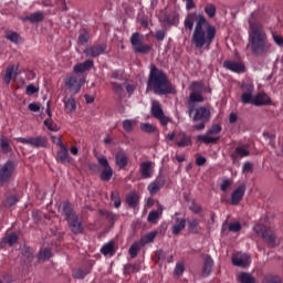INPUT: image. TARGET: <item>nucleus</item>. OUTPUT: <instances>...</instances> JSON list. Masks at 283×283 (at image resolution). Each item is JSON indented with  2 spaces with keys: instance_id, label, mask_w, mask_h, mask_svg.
I'll return each instance as SVG.
<instances>
[{
  "instance_id": "nucleus-38",
  "label": "nucleus",
  "mask_w": 283,
  "mask_h": 283,
  "mask_svg": "<svg viewBox=\"0 0 283 283\" xmlns=\"http://www.w3.org/2000/svg\"><path fill=\"white\" fill-rule=\"evenodd\" d=\"M127 163H128V158L125 154H118L116 156V164H117V167H120V169H124Z\"/></svg>"
},
{
  "instance_id": "nucleus-15",
  "label": "nucleus",
  "mask_w": 283,
  "mask_h": 283,
  "mask_svg": "<svg viewBox=\"0 0 283 283\" xmlns=\"http://www.w3.org/2000/svg\"><path fill=\"white\" fill-rule=\"evenodd\" d=\"M106 49H107V45L105 43L104 44H97V45H93V46H90V48L85 49L84 53L88 57H96V56H99V55L104 54Z\"/></svg>"
},
{
  "instance_id": "nucleus-51",
  "label": "nucleus",
  "mask_w": 283,
  "mask_h": 283,
  "mask_svg": "<svg viewBox=\"0 0 283 283\" xmlns=\"http://www.w3.org/2000/svg\"><path fill=\"white\" fill-rule=\"evenodd\" d=\"M134 124H135V122H133L132 119H125V120L123 122V127H124V129H125L126 132H132L133 128H134Z\"/></svg>"
},
{
  "instance_id": "nucleus-48",
  "label": "nucleus",
  "mask_w": 283,
  "mask_h": 283,
  "mask_svg": "<svg viewBox=\"0 0 283 283\" xmlns=\"http://www.w3.org/2000/svg\"><path fill=\"white\" fill-rule=\"evenodd\" d=\"M205 12L207 13V15L209 18H213L216 15V13H217V8H216L214 4L209 3V4L206 6Z\"/></svg>"
},
{
  "instance_id": "nucleus-35",
  "label": "nucleus",
  "mask_w": 283,
  "mask_h": 283,
  "mask_svg": "<svg viewBox=\"0 0 283 283\" xmlns=\"http://www.w3.org/2000/svg\"><path fill=\"white\" fill-rule=\"evenodd\" d=\"M163 211H164L163 206H159L158 210L149 212L148 222H156V220H158V218L163 216Z\"/></svg>"
},
{
  "instance_id": "nucleus-13",
  "label": "nucleus",
  "mask_w": 283,
  "mask_h": 283,
  "mask_svg": "<svg viewBox=\"0 0 283 283\" xmlns=\"http://www.w3.org/2000/svg\"><path fill=\"white\" fill-rule=\"evenodd\" d=\"M14 171L12 161H8L0 167V182H7Z\"/></svg>"
},
{
  "instance_id": "nucleus-56",
  "label": "nucleus",
  "mask_w": 283,
  "mask_h": 283,
  "mask_svg": "<svg viewBox=\"0 0 283 283\" xmlns=\"http://www.w3.org/2000/svg\"><path fill=\"white\" fill-rule=\"evenodd\" d=\"M18 200L15 196H11L6 200L4 205L6 207H13V205H17Z\"/></svg>"
},
{
  "instance_id": "nucleus-4",
  "label": "nucleus",
  "mask_w": 283,
  "mask_h": 283,
  "mask_svg": "<svg viewBox=\"0 0 283 283\" xmlns=\"http://www.w3.org/2000/svg\"><path fill=\"white\" fill-rule=\"evenodd\" d=\"M189 116L193 122L200 120V123L193 125L192 128L195 130H202L206 127V123H208L211 118V112L206 106H195L192 112L191 108H189Z\"/></svg>"
},
{
  "instance_id": "nucleus-64",
  "label": "nucleus",
  "mask_w": 283,
  "mask_h": 283,
  "mask_svg": "<svg viewBox=\"0 0 283 283\" xmlns=\"http://www.w3.org/2000/svg\"><path fill=\"white\" fill-rule=\"evenodd\" d=\"M186 1V8L187 10H191L196 8L195 1L193 0H185Z\"/></svg>"
},
{
  "instance_id": "nucleus-18",
  "label": "nucleus",
  "mask_w": 283,
  "mask_h": 283,
  "mask_svg": "<svg viewBox=\"0 0 283 283\" xmlns=\"http://www.w3.org/2000/svg\"><path fill=\"white\" fill-rule=\"evenodd\" d=\"M191 137L188 136L185 132H180L177 134V147H188L189 145H191Z\"/></svg>"
},
{
  "instance_id": "nucleus-3",
  "label": "nucleus",
  "mask_w": 283,
  "mask_h": 283,
  "mask_svg": "<svg viewBox=\"0 0 283 283\" xmlns=\"http://www.w3.org/2000/svg\"><path fill=\"white\" fill-rule=\"evenodd\" d=\"M154 91L156 94L165 95L171 92V85L163 71L153 66L149 74L147 91Z\"/></svg>"
},
{
  "instance_id": "nucleus-10",
  "label": "nucleus",
  "mask_w": 283,
  "mask_h": 283,
  "mask_svg": "<svg viewBox=\"0 0 283 283\" xmlns=\"http://www.w3.org/2000/svg\"><path fill=\"white\" fill-rule=\"evenodd\" d=\"M98 163L103 167V170L101 172V180H104V182H108V180H111V178L113 177V169L111 168L107 158L104 156L98 157Z\"/></svg>"
},
{
  "instance_id": "nucleus-37",
  "label": "nucleus",
  "mask_w": 283,
  "mask_h": 283,
  "mask_svg": "<svg viewBox=\"0 0 283 283\" xmlns=\"http://www.w3.org/2000/svg\"><path fill=\"white\" fill-rule=\"evenodd\" d=\"M101 252L105 256H113L114 255V243L108 242L102 249Z\"/></svg>"
},
{
  "instance_id": "nucleus-27",
  "label": "nucleus",
  "mask_w": 283,
  "mask_h": 283,
  "mask_svg": "<svg viewBox=\"0 0 283 283\" xmlns=\"http://www.w3.org/2000/svg\"><path fill=\"white\" fill-rule=\"evenodd\" d=\"M164 186V182L160 179H156L148 186V191L150 196H156L158 191H160L161 187Z\"/></svg>"
},
{
  "instance_id": "nucleus-2",
  "label": "nucleus",
  "mask_w": 283,
  "mask_h": 283,
  "mask_svg": "<svg viewBox=\"0 0 283 283\" xmlns=\"http://www.w3.org/2000/svg\"><path fill=\"white\" fill-rule=\"evenodd\" d=\"M248 22L250 23V32H248V46H250L252 50V54L266 55L271 53L272 45L268 40L263 25L260 23L259 13L252 12L250 19H248Z\"/></svg>"
},
{
  "instance_id": "nucleus-47",
  "label": "nucleus",
  "mask_w": 283,
  "mask_h": 283,
  "mask_svg": "<svg viewBox=\"0 0 283 283\" xmlns=\"http://www.w3.org/2000/svg\"><path fill=\"white\" fill-rule=\"evenodd\" d=\"M6 38L8 40H10L11 42L13 43H19L20 42V35L17 33V32H13V31H7L6 32Z\"/></svg>"
},
{
  "instance_id": "nucleus-44",
  "label": "nucleus",
  "mask_w": 283,
  "mask_h": 283,
  "mask_svg": "<svg viewBox=\"0 0 283 283\" xmlns=\"http://www.w3.org/2000/svg\"><path fill=\"white\" fill-rule=\"evenodd\" d=\"M90 39V32L86 29L81 30L80 36H78V42L84 45L88 42Z\"/></svg>"
},
{
  "instance_id": "nucleus-54",
  "label": "nucleus",
  "mask_w": 283,
  "mask_h": 283,
  "mask_svg": "<svg viewBox=\"0 0 283 283\" xmlns=\"http://www.w3.org/2000/svg\"><path fill=\"white\" fill-rule=\"evenodd\" d=\"M112 200H113L114 206L116 207V209H118V207H120V205H122L118 192H113L112 193Z\"/></svg>"
},
{
  "instance_id": "nucleus-42",
  "label": "nucleus",
  "mask_w": 283,
  "mask_h": 283,
  "mask_svg": "<svg viewBox=\"0 0 283 283\" xmlns=\"http://www.w3.org/2000/svg\"><path fill=\"white\" fill-rule=\"evenodd\" d=\"M185 264H184V262H177V264H176V268H175V271H174V276L175 277H181L182 276V274L185 273Z\"/></svg>"
},
{
  "instance_id": "nucleus-59",
  "label": "nucleus",
  "mask_w": 283,
  "mask_h": 283,
  "mask_svg": "<svg viewBox=\"0 0 283 283\" xmlns=\"http://www.w3.org/2000/svg\"><path fill=\"white\" fill-rule=\"evenodd\" d=\"M39 91L38 87H35L33 84H30L28 87H27V94L28 95H32L34 93H36Z\"/></svg>"
},
{
  "instance_id": "nucleus-19",
  "label": "nucleus",
  "mask_w": 283,
  "mask_h": 283,
  "mask_svg": "<svg viewBox=\"0 0 283 283\" xmlns=\"http://www.w3.org/2000/svg\"><path fill=\"white\" fill-rule=\"evenodd\" d=\"M270 103H271V97L264 92H261L254 95V102H252V105L262 106V105H268Z\"/></svg>"
},
{
  "instance_id": "nucleus-25",
  "label": "nucleus",
  "mask_w": 283,
  "mask_h": 283,
  "mask_svg": "<svg viewBox=\"0 0 283 283\" xmlns=\"http://www.w3.org/2000/svg\"><path fill=\"white\" fill-rule=\"evenodd\" d=\"M46 143L48 142L45 137L36 136V137H30L29 145L30 147L39 148V147H45Z\"/></svg>"
},
{
  "instance_id": "nucleus-30",
  "label": "nucleus",
  "mask_w": 283,
  "mask_h": 283,
  "mask_svg": "<svg viewBox=\"0 0 283 283\" xmlns=\"http://www.w3.org/2000/svg\"><path fill=\"white\" fill-rule=\"evenodd\" d=\"M17 71H18V65H11V66H9V67L7 69L6 75H4V82H6L7 84L10 83V81H11L12 77H15V76H17V74H18Z\"/></svg>"
},
{
  "instance_id": "nucleus-17",
  "label": "nucleus",
  "mask_w": 283,
  "mask_h": 283,
  "mask_svg": "<svg viewBox=\"0 0 283 283\" xmlns=\"http://www.w3.org/2000/svg\"><path fill=\"white\" fill-rule=\"evenodd\" d=\"M250 155V151L248 149L247 146H239L237 147V149H234V151L231 155L232 158V163H239V160H241L242 158H247V156Z\"/></svg>"
},
{
  "instance_id": "nucleus-1",
  "label": "nucleus",
  "mask_w": 283,
  "mask_h": 283,
  "mask_svg": "<svg viewBox=\"0 0 283 283\" xmlns=\"http://www.w3.org/2000/svg\"><path fill=\"white\" fill-rule=\"evenodd\" d=\"M195 23L196 28L191 38L192 45L196 49L209 50L217 34L216 28L207 21L203 14L189 13L185 20V28L191 31Z\"/></svg>"
},
{
  "instance_id": "nucleus-57",
  "label": "nucleus",
  "mask_w": 283,
  "mask_h": 283,
  "mask_svg": "<svg viewBox=\"0 0 283 283\" xmlns=\"http://www.w3.org/2000/svg\"><path fill=\"white\" fill-rule=\"evenodd\" d=\"M86 276V272L83 270H75L74 271V277L77 280H83Z\"/></svg>"
},
{
  "instance_id": "nucleus-43",
  "label": "nucleus",
  "mask_w": 283,
  "mask_h": 283,
  "mask_svg": "<svg viewBox=\"0 0 283 283\" xmlns=\"http://www.w3.org/2000/svg\"><path fill=\"white\" fill-rule=\"evenodd\" d=\"M188 224L191 233H195V234L199 233L200 228H199V221L197 219L189 220Z\"/></svg>"
},
{
  "instance_id": "nucleus-53",
  "label": "nucleus",
  "mask_w": 283,
  "mask_h": 283,
  "mask_svg": "<svg viewBox=\"0 0 283 283\" xmlns=\"http://www.w3.org/2000/svg\"><path fill=\"white\" fill-rule=\"evenodd\" d=\"M1 149L4 154H9V151H11V147L4 138H1Z\"/></svg>"
},
{
  "instance_id": "nucleus-14",
  "label": "nucleus",
  "mask_w": 283,
  "mask_h": 283,
  "mask_svg": "<svg viewBox=\"0 0 283 283\" xmlns=\"http://www.w3.org/2000/svg\"><path fill=\"white\" fill-rule=\"evenodd\" d=\"M223 67H226L228 71H232L239 74L245 71V65L242 62L233 60L223 62Z\"/></svg>"
},
{
  "instance_id": "nucleus-60",
  "label": "nucleus",
  "mask_w": 283,
  "mask_h": 283,
  "mask_svg": "<svg viewBox=\"0 0 283 283\" xmlns=\"http://www.w3.org/2000/svg\"><path fill=\"white\" fill-rule=\"evenodd\" d=\"M253 169V165L251 163H245L243 164V174H249L250 171H252Z\"/></svg>"
},
{
  "instance_id": "nucleus-9",
  "label": "nucleus",
  "mask_w": 283,
  "mask_h": 283,
  "mask_svg": "<svg viewBox=\"0 0 283 283\" xmlns=\"http://www.w3.org/2000/svg\"><path fill=\"white\" fill-rule=\"evenodd\" d=\"M85 78L76 75H69L65 81V85L74 93H78Z\"/></svg>"
},
{
  "instance_id": "nucleus-63",
  "label": "nucleus",
  "mask_w": 283,
  "mask_h": 283,
  "mask_svg": "<svg viewBox=\"0 0 283 283\" xmlns=\"http://www.w3.org/2000/svg\"><path fill=\"white\" fill-rule=\"evenodd\" d=\"M29 109L32 112H39L40 111V105L36 103H30L29 104Z\"/></svg>"
},
{
  "instance_id": "nucleus-21",
  "label": "nucleus",
  "mask_w": 283,
  "mask_h": 283,
  "mask_svg": "<svg viewBox=\"0 0 283 283\" xmlns=\"http://www.w3.org/2000/svg\"><path fill=\"white\" fill-rule=\"evenodd\" d=\"M67 222L74 234H81L83 232L82 223L78 221L77 217L69 219Z\"/></svg>"
},
{
  "instance_id": "nucleus-5",
  "label": "nucleus",
  "mask_w": 283,
  "mask_h": 283,
  "mask_svg": "<svg viewBox=\"0 0 283 283\" xmlns=\"http://www.w3.org/2000/svg\"><path fill=\"white\" fill-rule=\"evenodd\" d=\"M254 233L268 241L270 248H275L277 245L276 237L274 232H271V229L262 223L254 224Z\"/></svg>"
},
{
  "instance_id": "nucleus-31",
  "label": "nucleus",
  "mask_w": 283,
  "mask_h": 283,
  "mask_svg": "<svg viewBox=\"0 0 283 283\" xmlns=\"http://www.w3.org/2000/svg\"><path fill=\"white\" fill-rule=\"evenodd\" d=\"M57 161L63 164L70 163L69 153L65 146H62L61 150L57 151Z\"/></svg>"
},
{
  "instance_id": "nucleus-20",
  "label": "nucleus",
  "mask_w": 283,
  "mask_h": 283,
  "mask_svg": "<svg viewBox=\"0 0 283 283\" xmlns=\"http://www.w3.org/2000/svg\"><path fill=\"white\" fill-rule=\"evenodd\" d=\"M59 211L60 213H63V216H65L67 221L76 218V216L73 214L72 206L69 202H64L62 206H60Z\"/></svg>"
},
{
  "instance_id": "nucleus-52",
  "label": "nucleus",
  "mask_w": 283,
  "mask_h": 283,
  "mask_svg": "<svg viewBox=\"0 0 283 283\" xmlns=\"http://www.w3.org/2000/svg\"><path fill=\"white\" fill-rule=\"evenodd\" d=\"M228 230L230 232L237 233L241 230V224L239 222H232V223H230V226H228Z\"/></svg>"
},
{
  "instance_id": "nucleus-46",
  "label": "nucleus",
  "mask_w": 283,
  "mask_h": 283,
  "mask_svg": "<svg viewBox=\"0 0 283 283\" xmlns=\"http://www.w3.org/2000/svg\"><path fill=\"white\" fill-rule=\"evenodd\" d=\"M139 272V265L138 264H127L124 268V273L125 274H134Z\"/></svg>"
},
{
  "instance_id": "nucleus-61",
  "label": "nucleus",
  "mask_w": 283,
  "mask_h": 283,
  "mask_svg": "<svg viewBox=\"0 0 283 283\" xmlns=\"http://www.w3.org/2000/svg\"><path fill=\"white\" fill-rule=\"evenodd\" d=\"M230 185H231V181L229 179L223 180V182H221V186H220L221 191H227Z\"/></svg>"
},
{
  "instance_id": "nucleus-23",
  "label": "nucleus",
  "mask_w": 283,
  "mask_h": 283,
  "mask_svg": "<svg viewBox=\"0 0 283 283\" xmlns=\"http://www.w3.org/2000/svg\"><path fill=\"white\" fill-rule=\"evenodd\" d=\"M245 193V187L239 186V188L234 189L232 191V205H239L240 200H242L243 196Z\"/></svg>"
},
{
  "instance_id": "nucleus-39",
  "label": "nucleus",
  "mask_w": 283,
  "mask_h": 283,
  "mask_svg": "<svg viewBox=\"0 0 283 283\" xmlns=\"http://www.w3.org/2000/svg\"><path fill=\"white\" fill-rule=\"evenodd\" d=\"M51 256H52L51 250L44 249V250L40 251L38 259H39V261L45 262V261H49L51 259Z\"/></svg>"
},
{
  "instance_id": "nucleus-22",
  "label": "nucleus",
  "mask_w": 283,
  "mask_h": 283,
  "mask_svg": "<svg viewBox=\"0 0 283 283\" xmlns=\"http://www.w3.org/2000/svg\"><path fill=\"white\" fill-rule=\"evenodd\" d=\"M142 175L144 178H151L154 172V163L151 161H145L140 165Z\"/></svg>"
},
{
  "instance_id": "nucleus-24",
  "label": "nucleus",
  "mask_w": 283,
  "mask_h": 283,
  "mask_svg": "<svg viewBox=\"0 0 283 283\" xmlns=\"http://www.w3.org/2000/svg\"><path fill=\"white\" fill-rule=\"evenodd\" d=\"M213 259L211 256H206L205 259V266L202 269V276L203 277H208L211 272H212V269H213Z\"/></svg>"
},
{
  "instance_id": "nucleus-55",
  "label": "nucleus",
  "mask_w": 283,
  "mask_h": 283,
  "mask_svg": "<svg viewBox=\"0 0 283 283\" xmlns=\"http://www.w3.org/2000/svg\"><path fill=\"white\" fill-rule=\"evenodd\" d=\"M113 88L119 96H123L125 93L124 87L118 83H113Z\"/></svg>"
},
{
  "instance_id": "nucleus-50",
  "label": "nucleus",
  "mask_w": 283,
  "mask_h": 283,
  "mask_svg": "<svg viewBox=\"0 0 283 283\" xmlns=\"http://www.w3.org/2000/svg\"><path fill=\"white\" fill-rule=\"evenodd\" d=\"M139 241L138 242H134L129 249V254L132 256V259H135L138 255V251H139Z\"/></svg>"
},
{
  "instance_id": "nucleus-12",
  "label": "nucleus",
  "mask_w": 283,
  "mask_h": 283,
  "mask_svg": "<svg viewBox=\"0 0 283 283\" xmlns=\"http://www.w3.org/2000/svg\"><path fill=\"white\" fill-rule=\"evenodd\" d=\"M130 42L135 52L137 53H147L150 50L149 45L142 43V36L139 33H134L132 35Z\"/></svg>"
},
{
  "instance_id": "nucleus-26",
  "label": "nucleus",
  "mask_w": 283,
  "mask_h": 283,
  "mask_svg": "<svg viewBox=\"0 0 283 283\" xmlns=\"http://www.w3.org/2000/svg\"><path fill=\"white\" fill-rule=\"evenodd\" d=\"M186 219L185 218H177L176 223L172 227V233L178 235L181 231L186 228Z\"/></svg>"
},
{
  "instance_id": "nucleus-45",
  "label": "nucleus",
  "mask_w": 283,
  "mask_h": 283,
  "mask_svg": "<svg viewBox=\"0 0 283 283\" xmlns=\"http://www.w3.org/2000/svg\"><path fill=\"white\" fill-rule=\"evenodd\" d=\"M18 241V235L15 233H8L6 235L4 242L6 244L13 247Z\"/></svg>"
},
{
  "instance_id": "nucleus-6",
  "label": "nucleus",
  "mask_w": 283,
  "mask_h": 283,
  "mask_svg": "<svg viewBox=\"0 0 283 283\" xmlns=\"http://www.w3.org/2000/svg\"><path fill=\"white\" fill-rule=\"evenodd\" d=\"M222 127L219 124H216L211 127V129L206 135L197 136V140L199 143H206V145H210V143H217L220 138V132Z\"/></svg>"
},
{
  "instance_id": "nucleus-36",
  "label": "nucleus",
  "mask_w": 283,
  "mask_h": 283,
  "mask_svg": "<svg viewBox=\"0 0 283 283\" xmlns=\"http://www.w3.org/2000/svg\"><path fill=\"white\" fill-rule=\"evenodd\" d=\"M43 18H44V14L42 12L38 11V12L32 13L29 17L23 18V20L24 21H30V22L34 23V22L42 21Z\"/></svg>"
},
{
  "instance_id": "nucleus-58",
  "label": "nucleus",
  "mask_w": 283,
  "mask_h": 283,
  "mask_svg": "<svg viewBox=\"0 0 283 283\" xmlns=\"http://www.w3.org/2000/svg\"><path fill=\"white\" fill-rule=\"evenodd\" d=\"M272 38L274 39V43H276L279 46L283 45V38L277 34H272Z\"/></svg>"
},
{
  "instance_id": "nucleus-34",
  "label": "nucleus",
  "mask_w": 283,
  "mask_h": 283,
  "mask_svg": "<svg viewBox=\"0 0 283 283\" xmlns=\"http://www.w3.org/2000/svg\"><path fill=\"white\" fill-rule=\"evenodd\" d=\"M64 105L67 113H73L76 111V102L73 97L64 98Z\"/></svg>"
},
{
  "instance_id": "nucleus-29",
  "label": "nucleus",
  "mask_w": 283,
  "mask_h": 283,
  "mask_svg": "<svg viewBox=\"0 0 283 283\" xmlns=\"http://www.w3.org/2000/svg\"><path fill=\"white\" fill-rule=\"evenodd\" d=\"M49 118L44 120V125L48 127L49 130L51 132H57L60 129V127L57 126L56 123L53 122L52 114L50 112V107H48L46 109Z\"/></svg>"
},
{
  "instance_id": "nucleus-41",
  "label": "nucleus",
  "mask_w": 283,
  "mask_h": 283,
  "mask_svg": "<svg viewBox=\"0 0 283 283\" xmlns=\"http://www.w3.org/2000/svg\"><path fill=\"white\" fill-rule=\"evenodd\" d=\"M138 202H139V197L136 192H133L127 196V203L129 205V207H137Z\"/></svg>"
},
{
  "instance_id": "nucleus-8",
  "label": "nucleus",
  "mask_w": 283,
  "mask_h": 283,
  "mask_svg": "<svg viewBox=\"0 0 283 283\" xmlns=\"http://www.w3.org/2000/svg\"><path fill=\"white\" fill-rule=\"evenodd\" d=\"M241 91H243V93L241 94V103L253 105V102L255 99L254 85L252 83H243V84H241Z\"/></svg>"
},
{
  "instance_id": "nucleus-40",
  "label": "nucleus",
  "mask_w": 283,
  "mask_h": 283,
  "mask_svg": "<svg viewBox=\"0 0 283 283\" xmlns=\"http://www.w3.org/2000/svg\"><path fill=\"white\" fill-rule=\"evenodd\" d=\"M239 282L255 283V279L250 273H241V274H239Z\"/></svg>"
},
{
  "instance_id": "nucleus-33",
  "label": "nucleus",
  "mask_w": 283,
  "mask_h": 283,
  "mask_svg": "<svg viewBox=\"0 0 283 283\" xmlns=\"http://www.w3.org/2000/svg\"><path fill=\"white\" fill-rule=\"evenodd\" d=\"M163 22L168 25H176L179 23V14L174 13V14L165 15V18L163 19Z\"/></svg>"
},
{
  "instance_id": "nucleus-7",
  "label": "nucleus",
  "mask_w": 283,
  "mask_h": 283,
  "mask_svg": "<svg viewBox=\"0 0 283 283\" xmlns=\"http://www.w3.org/2000/svg\"><path fill=\"white\" fill-rule=\"evenodd\" d=\"M200 91H201V85L198 82H195L192 84V92L188 101V108H191V113L193 112V107H197L196 103H201L205 101Z\"/></svg>"
},
{
  "instance_id": "nucleus-11",
  "label": "nucleus",
  "mask_w": 283,
  "mask_h": 283,
  "mask_svg": "<svg viewBox=\"0 0 283 283\" xmlns=\"http://www.w3.org/2000/svg\"><path fill=\"white\" fill-rule=\"evenodd\" d=\"M251 264V256L245 253H237L232 256V265L237 268H249Z\"/></svg>"
},
{
  "instance_id": "nucleus-28",
  "label": "nucleus",
  "mask_w": 283,
  "mask_h": 283,
  "mask_svg": "<svg viewBox=\"0 0 283 283\" xmlns=\"http://www.w3.org/2000/svg\"><path fill=\"white\" fill-rule=\"evenodd\" d=\"M94 65V62L91 60L85 61L84 63L76 64L74 66L75 73H83L85 71H88Z\"/></svg>"
},
{
  "instance_id": "nucleus-62",
  "label": "nucleus",
  "mask_w": 283,
  "mask_h": 283,
  "mask_svg": "<svg viewBox=\"0 0 283 283\" xmlns=\"http://www.w3.org/2000/svg\"><path fill=\"white\" fill-rule=\"evenodd\" d=\"M265 283H282L279 276H270L265 279Z\"/></svg>"
},
{
  "instance_id": "nucleus-32",
  "label": "nucleus",
  "mask_w": 283,
  "mask_h": 283,
  "mask_svg": "<svg viewBox=\"0 0 283 283\" xmlns=\"http://www.w3.org/2000/svg\"><path fill=\"white\" fill-rule=\"evenodd\" d=\"M156 235H157V232H150L148 234L143 235L140 241H138L140 247H145L151 243L155 240Z\"/></svg>"
},
{
  "instance_id": "nucleus-49",
  "label": "nucleus",
  "mask_w": 283,
  "mask_h": 283,
  "mask_svg": "<svg viewBox=\"0 0 283 283\" xmlns=\"http://www.w3.org/2000/svg\"><path fill=\"white\" fill-rule=\"evenodd\" d=\"M140 129L145 133H154L156 130V126L151 125L150 123H142Z\"/></svg>"
},
{
  "instance_id": "nucleus-16",
  "label": "nucleus",
  "mask_w": 283,
  "mask_h": 283,
  "mask_svg": "<svg viewBox=\"0 0 283 283\" xmlns=\"http://www.w3.org/2000/svg\"><path fill=\"white\" fill-rule=\"evenodd\" d=\"M153 115L160 120V123L166 126L169 122V118L164 115V112L158 102L154 101L151 106Z\"/></svg>"
}]
</instances>
